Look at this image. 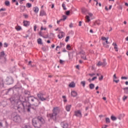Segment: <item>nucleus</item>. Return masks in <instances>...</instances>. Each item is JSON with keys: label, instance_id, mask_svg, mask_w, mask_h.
I'll use <instances>...</instances> for the list:
<instances>
[{"label": "nucleus", "instance_id": "22", "mask_svg": "<svg viewBox=\"0 0 128 128\" xmlns=\"http://www.w3.org/2000/svg\"><path fill=\"white\" fill-rule=\"evenodd\" d=\"M70 108H72V104L66 106V110L67 112H70Z\"/></svg>", "mask_w": 128, "mask_h": 128}, {"label": "nucleus", "instance_id": "63", "mask_svg": "<svg viewBox=\"0 0 128 128\" xmlns=\"http://www.w3.org/2000/svg\"><path fill=\"white\" fill-rule=\"evenodd\" d=\"M24 128H32V127L30 126H29L26 125Z\"/></svg>", "mask_w": 128, "mask_h": 128}, {"label": "nucleus", "instance_id": "61", "mask_svg": "<svg viewBox=\"0 0 128 128\" xmlns=\"http://www.w3.org/2000/svg\"><path fill=\"white\" fill-rule=\"evenodd\" d=\"M36 25L34 26V31L36 32Z\"/></svg>", "mask_w": 128, "mask_h": 128}, {"label": "nucleus", "instance_id": "56", "mask_svg": "<svg viewBox=\"0 0 128 128\" xmlns=\"http://www.w3.org/2000/svg\"><path fill=\"white\" fill-rule=\"evenodd\" d=\"M8 43L5 42V43L4 44V48H8Z\"/></svg>", "mask_w": 128, "mask_h": 128}, {"label": "nucleus", "instance_id": "27", "mask_svg": "<svg viewBox=\"0 0 128 128\" xmlns=\"http://www.w3.org/2000/svg\"><path fill=\"white\" fill-rule=\"evenodd\" d=\"M34 12H36V14H38V8L37 6L34 7L33 8Z\"/></svg>", "mask_w": 128, "mask_h": 128}, {"label": "nucleus", "instance_id": "13", "mask_svg": "<svg viewBox=\"0 0 128 128\" xmlns=\"http://www.w3.org/2000/svg\"><path fill=\"white\" fill-rule=\"evenodd\" d=\"M74 116H78V118H82V112H80V110L75 111Z\"/></svg>", "mask_w": 128, "mask_h": 128}, {"label": "nucleus", "instance_id": "46", "mask_svg": "<svg viewBox=\"0 0 128 128\" xmlns=\"http://www.w3.org/2000/svg\"><path fill=\"white\" fill-rule=\"evenodd\" d=\"M66 16H70V10H68L66 12Z\"/></svg>", "mask_w": 128, "mask_h": 128}, {"label": "nucleus", "instance_id": "18", "mask_svg": "<svg viewBox=\"0 0 128 128\" xmlns=\"http://www.w3.org/2000/svg\"><path fill=\"white\" fill-rule=\"evenodd\" d=\"M24 26H30V22L28 20H24L23 22Z\"/></svg>", "mask_w": 128, "mask_h": 128}, {"label": "nucleus", "instance_id": "48", "mask_svg": "<svg viewBox=\"0 0 128 128\" xmlns=\"http://www.w3.org/2000/svg\"><path fill=\"white\" fill-rule=\"evenodd\" d=\"M64 60H60V64H64Z\"/></svg>", "mask_w": 128, "mask_h": 128}, {"label": "nucleus", "instance_id": "5", "mask_svg": "<svg viewBox=\"0 0 128 128\" xmlns=\"http://www.w3.org/2000/svg\"><path fill=\"white\" fill-rule=\"evenodd\" d=\"M11 116L12 120H14V122H22L20 116L18 114H17L16 112H13Z\"/></svg>", "mask_w": 128, "mask_h": 128}, {"label": "nucleus", "instance_id": "20", "mask_svg": "<svg viewBox=\"0 0 128 128\" xmlns=\"http://www.w3.org/2000/svg\"><path fill=\"white\" fill-rule=\"evenodd\" d=\"M82 14H86L88 13V10L86 8H84L82 9Z\"/></svg>", "mask_w": 128, "mask_h": 128}, {"label": "nucleus", "instance_id": "7", "mask_svg": "<svg viewBox=\"0 0 128 128\" xmlns=\"http://www.w3.org/2000/svg\"><path fill=\"white\" fill-rule=\"evenodd\" d=\"M18 96L16 95H14L8 98V100L10 102H11L12 104H18Z\"/></svg>", "mask_w": 128, "mask_h": 128}, {"label": "nucleus", "instance_id": "4", "mask_svg": "<svg viewBox=\"0 0 128 128\" xmlns=\"http://www.w3.org/2000/svg\"><path fill=\"white\" fill-rule=\"evenodd\" d=\"M17 110L19 112H24V110H26L28 112H30V110H28V106L26 104L22 105V104L18 106Z\"/></svg>", "mask_w": 128, "mask_h": 128}, {"label": "nucleus", "instance_id": "16", "mask_svg": "<svg viewBox=\"0 0 128 128\" xmlns=\"http://www.w3.org/2000/svg\"><path fill=\"white\" fill-rule=\"evenodd\" d=\"M16 66H14L9 68L10 72L12 74L14 72H16Z\"/></svg>", "mask_w": 128, "mask_h": 128}, {"label": "nucleus", "instance_id": "8", "mask_svg": "<svg viewBox=\"0 0 128 128\" xmlns=\"http://www.w3.org/2000/svg\"><path fill=\"white\" fill-rule=\"evenodd\" d=\"M32 124L36 128H40L42 126L36 118H34L32 120Z\"/></svg>", "mask_w": 128, "mask_h": 128}, {"label": "nucleus", "instance_id": "9", "mask_svg": "<svg viewBox=\"0 0 128 128\" xmlns=\"http://www.w3.org/2000/svg\"><path fill=\"white\" fill-rule=\"evenodd\" d=\"M6 55L4 54V52L2 51L0 52V60H1L2 62L4 64L6 62Z\"/></svg>", "mask_w": 128, "mask_h": 128}, {"label": "nucleus", "instance_id": "14", "mask_svg": "<svg viewBox=\"0 0 128 128\" xmlns=\"http://www.w3.org/2000/svg\"><path fill=\"white\" fill-rule=\"evenodd\" d=\"M24 96L25 97L27 98H28V96H30V92L28 90H25L24 91Z\"/></svg>", "mask_w": 128, "mask_h": 128}, {"label": "nucleus", "instance_id": "24", "mask_svg": "<svg viewBox=\"0 0 128 128\" xmlns=\"http://www.w3.org/2000/svg\"><path fill=\"white\" fill-rule=\"evenodd\" d=\"M42 50H43L44 52H46V50H48V46H43L42 48Z\"/></svg>", "mask_w": 128, "mask_h": 128}, {"label": "nucleus", "instance_id": "57", "mask_svg": "<svg viewBox=\"0 0 128 128\" xmlns=\"http://www.w3.org/2000/svg\"><path fill=\"white\" fill-rule=\"evenodd\" d=\"M121 78H122V80H128V77H126V76H122V77Z\"/></svg>", "mask_w": 128, "mask_h": 128}, {"label": "nucleus", "instance_id": "30", "mask_svg": "<svg viewBox=\"0 0 128 128\" xmlns=\"http://www.w3.org/2000/svg\"><path fill=\"white\" fill-rule=\"evenodd\" d=\"M102 44L104 48H110V46H108V44H106V42H103Z\"/></svg>", "mask_w": 128, "mask_h": 128}, {"label": "nucleus", "instance_id": "17", "mask_svg": "<svg viewBox=\"0 0 128 128\" xmlns=\"http://www.w3.org/2000/svg\"><path fill=\"white\" fill-rule=\"evenodd\" d=\"M58 38H62L64 36V32H61L59 33V34L58 36Z\"/></svg>", "mask_w": 128, "mask_h": 128}, {"label": "nucleus", "instance_id": "49", "mask_svg": "<svg viewBox=\"0 0 128 128\" xmlns=\"http://www.w3.org/2000/svg\"><path fill=\"white\" fill-rule=\"evenodd\" d=\"M70 40V36H68L66 37V38L65 40V41L66 42H68V40Z\"/></svg>", "mask_w": 128, "mask_h": 128}, {"label": "nucleus", "instance_id": "32", "mask_svg": "<svg viewBox=\"0 0 128 128\" xmlns=\"http://www.w3.org/2000/svg\"><path fill=\"white\" fill-rule=\"evenodd\" d=\"M20 9L22 10V12H24V10H26V6H20Z\"/></svg>", "mask_w": 128, "mask_h": 128}, {"label": "nucleus", "instance_id": "10", "mask_svg": "<svg viewBox=\"0 0 128 128\" xmlns=\"http://www.w3.org/2000/svg\"><path fill=\"white\" fill-rule=\"evenodd\" d=\"M6 84H14V78L12 77H7L6 80Z\"/></svg>", "mask_w": 128, "mask_h": 128}, {"label": "nucleus", "instance_id": "45", "mask_svg": "<svg viewBox=\"0 0 128 128\" xmlns=\"http://www.w3.org/2000/svg\"><path fill=\"white\" fill-rule=\"evenodd\" d=\"M6 12H2L1 13V16H6Z\"/></svg>", "mask_w": 128, "mask_h": 128}, {"label": "nucleus", "instance_id": "50", "mask_svg": "<svg viewBox=\"0 0 128 128\" xmlns=\"http://www.w3.org/2000/svg\"><path fill=\"white\" fill-rule=\"evenodd\" d=\"M126 98H128V96H124L122 98V100H123L124 102V100H126Z\"/></svg>", "mask_w": 128, "mask_h": 128}, {"label": "nucleus", "instance_id": "36", "mask_svg": "<svg viewBox=\"0 0 128 128\" xmlns=\"http://www.w3.org/2000/svg\"><path fill=\"white\" fill-rule=\"evenodd\" d=\"M106 124H110V118H106Z\"/></svg>", "mask_w": 128, "mask_h": 128}, {"label": "nucleus", "instance_id": "43", "mask_svg": "<svg viewBox=\"0 0 128 128\" xmlns=\"http://www.w3.org/2000/svg\"><path fill=\"white\" fill-rule=\"evenodd\" d=\"M62 8L64 10H66V4L64 3L62 4Z\"/></svg>", "mask_w": 128, "mask_h": 128}, {"label": "nucleus", "instance_id": "60", "mask_svg": "<svg viewBox=\"0 0 128 128\" xmlns=\"http://www.w3.org/2000/svg\"><path fill=\"white\" fill-rule=\"evenodd\" d=\"M32 61H29L28 63V66H32Z\"/></svg>", "mask_w": 128, "mask_h": 128}, {"label": "nucleus", "instance_id": "6", "mask_svg": "<svg viewBox=\"0 0 128 128\" xmlns=\"http://www.w3.org/2000/svg\"><path fill=\"white\" fill-rule=\"evenodd\" d=\"M18 104L20 102V104H22V106H24V104L26 105L28 100H26V97L25 96H23L22 95H20L18 96Z\"/></svg>", "mask_w": 128, "mask_h": 128}, {"label": "nucleus", "instance_id": "40", "mask_svg": "<svg viewBox=\"0 0 128 128\" xmlns=\"http://www.w3.org/2000/svg\"><path fill=\"white\" fill-rule=\"evenodd\" d=\"M110 118L112 120H114V121L116 120V117L114 116H111Z\"/></svg>", "mask_w": 128, "mask_h": 128}, {"label": "nucleus", "instance_id": "59", "mask_svg": "<svg viewBox=\"0 0 128 128\" xmlns=\"http://www.w3.org/2000/svg\"><path fill=\"white\" fill-rule=\"evenodd\" d=\"M96 78H98L96 76H94L93 78H92V80L94 81V80H96Z\"/></svg>", "mask_w": 128, "mask_h": 128}, {"label": "nucleus", "instance_id": "53", "mask_svg": "<svg viewBox=\"0 0 128 128\" xmlns=\"http://www.w3.org/2000/svg\"><path fill=\"white\" fill-rule=\"evenodd\" d=\"M118 120H122V114H120L118 117Z\"/></svg>", "mask_w": 128, "mask_h": 128}, {"label": "nucleus", "instance_id": "21", "mask_svg": "<svg viewBox=\"0 0 128 128\" xmlns=\"http://www.w3.org/2000/svg\"><path fill=\"white\" fill-rule=\"evenodd\" d=\"M40 16H46V13L44 10H41L40 14Z\"/></svg>", "mask_w": 128, "mask_h": 128}, {"label": "nucleus", "instance_id": "29", "mask_svg": "<svg viewBox=\"0 0 128 128\" xmlns=\"http://www.w3.org/2000/svg\"><path fill=\"white\" fill-rule=\"evenodd\" d=\"M89 88H90V90H94V84H90Z\"/></svg>", "mask_w": 128, "mask_h": 128}, {"label": "nucleus", "instance_id": "11", "mask_svg": "<svg viewBox=\"0 0 128 128\" xmlns=\"http://www.w3.org/2000/svg\"><path fill=\"white\" fill-rule=\"evenodd\" d=\"M36 118L37 119L38 122H39L40 124L42 126L46 124V120H44V118H42V116H38L37 118Z\"/></svg>", "mask_w": 128, "mask_h": 128}, {"label": "nucleus", "instance_id": "26", "mask_svg": "<svg viewBox=\"0 0 128 128\" xmlns=\"http://www.w3.org/2000/svg\"><path fill=\"white\" fill-rule=\"evenodd\" d=\"M70 88H75L76 87V84L74 82H72L70 84H69Z\"/></svg>", "mask_w": 128, "mask_h": 128}, {"label": "nucleus", "instance_id": "28", "mask_svg": "<svg viewBox=\"0 0 128 128\" xmlns=\"http://www.w3.org/2000/svg\"><path fill=\"white\" fill-rule=\"evenodd\" d=\"M124 90V94H128V87H126L123 88Z\"/></svg>", "mask_w": 128, "mask_h": 128}, {"label": "nucleus", "instance_id": "39", "mask_svg": "<svg viewBox=\"0 0 128 128\" xmlns=\"http://www.w3.org/2000/svg\"><path fill=\"white\" fill-rule=\"evenodd\" d=\"M80 54H82V56H84L86 55V52H84V51L82 50L80 52Z\"/></svg>", "mask_w": 128, "mask_h": 128}, {"label": "nucleus", "instance_id": "31", "mask_svg": "<svg viewBox=\"0 0 128 128\" xmlns=\"http://www.w3.org/2000/svg\"><path fill=\"white\" fill-rule=\"evenodd\" d=\"M15 28L18 30V32L22 30V26L18 25L15 27Z\"/></svg>", "mask_w": 128, "mask_h": 128}, {"label": "nucleus", "instance_id": "42", "mask_svg": "<svg viewBox=\"0 0 128 128\" xmlns=\"http://www.w3.org/2000/svg\"><path fill=\"white\" fill-rule=\"evenodd\" d=\"M66 48L68 50H70V44H67Z\"/></svg>", "mask_w": 128, "mask_h": 128}, {"label": "nucleus", "instance_id": "38", "mask_svg": "<svg viewBox=\"0 0 128 128\" xmlns=\"http://www.w3.org/2000/svg\"><path fill=\"white\" fill-rule=\"evenodd\" d=\"M80 84H82L83 88L86 86V81H82Z\"/></svg>", "mask_w": 128, "mask_h": 128}, {"label": "nucleus", "instance_id": "64", "mask_svg": "<svg viewBox=\"0 0 128 128\" xmlns=\"http://www.w3.org/2000/svg\"><path fill=\"white\" fill-rule=\"evenodd\" d=\"M108 126V125H104V126H102V128H106Z\"/></svg>", "mask_w": 128, "mask_h": 128}, {"label": "nucleus", "instance_id": "12", "mask_svg": "<svg viewBox=\"0 0 128 128\" xmlns=\"http://www.w3.org/2000/svg\"><path fill=\"white\" fill-rule=\"evenodd\" d=\"M96 66H106V60H104L103 62L100 61L98 64H96Z\"/></svg>", "mask_w": 128, "mask_h": 128}, {"label": "nucleus", "instance_id": "51", "mask_svg": "<svg viewBox=\"0 0 128 128\" xmlns=\"http://www.w3.org/2000/svg\"><path fill=\"white\" fill-rule=\"evenodd\" d=\"M104 80V76L101 75L100 77L99 78V80Z\"/></svg>", "mask_w": 128, "mask_h": 128}, {"label": "nucleus", "instance_id": "25", "mask_svg": "<svg viewBox=\"0 0 128 128\" xmlns=\"http://www.w3.org/2000/svg\"><path fill=\"white\" fill-rule=\"evenodd\" d=\"M112 46H114V48L116 50V52H118V44L114 42Z\"/></svg>", "mask_w": 128, "mask_h": 128}, {"label": "nucleus", "instance_id": "58", "mask_svg": "<svg viewBox=\"0 0 128 128\" xmlns=\"http://www.w3.org/2000/svg\"><path fill=\"white\" fill-rule=\"evenodd\" d=\"M61 20H62V18L60 19L59 20H57L58 24H60V22Z\"/></svg>", "mask_w": 128, "mask_h": 128}, {"label": "nucleus", "instance_id": "34", "mask_svg": "<svg viewBox=\"0 0 128 128\" xmlns=\"http://www.w3.org/2000/svg\"><path fill=\"white\" fill-rule=\"evenodd\" d=\"M86 22H90V16H86Z\"/></svg>", "mask_w": 128, "mask_h": 128}, {"label": "nucleus", "instance_id": "35", "mask_svg": "<svg viewBox=\"0 0 128 128\" xmlns=\"http://www.w3.org/2000/svg\"><path fill=\"white\" fill-rule=\"evenodd\" d=\"M5 5H6V6H10V1H8V0H6V1H5Z\"/></svg>", "mask_w": 128, "mask_h": 128}, {"label": "nucleus", "instance_id": "37", "mask_svg": "<svg viewBox=\"0 0 128 128\" xmlns=\"http://www.w3.org/2000/svg\"><path fill=\"white\" fill-rule=\"evenodd\" d=\"M26 8H32V4L27 3L26 4Z\"/></svg>", "mask_w": 128, "mask_h": 128}, {"label": "nucleus", "instance_id": "1", "mask_svg": "<svg viewBox=\"0 0 128 128\" xmlns=\"http://www.w3.org/2000/svg\"><path fill=\"white\" fill-rule=\"evenodd\" d=\"M40 102L38 98L34 96H28L27 98V103L26 104L27 107L28 108V110H36V108L38 106H40Z\"/></svg>", "mask_w": 128, "mask_h": 128}, {"label": "nucleus", "instance_id": "55", "mask_svg": "<svg viewBox=\"0 0 128 128\" xmlns=\"http://www.w3.org/2000/svg\"><path fill=\"white\" fill-rule=\"evenodd\" d=\"M10 90H12V88H10L8 90L7 94H8Z\"/></svg>", "mask_w": 128, "mask_h": 128}, {"label": "nucleus", "instance_id": "2", "mask_svg": "<svg viewBox=\"0 0 128 128\" xmlns=\"http://www.w3.org/2000/svg\"><path fill=\"white\" fill-rule=\"evenodd\" d=\"M60 114V110H58V107H54L52 110V114H47V116H49L51 120H56V116L58 114Z\"/></svg>", "mask_w": 128, "mask_h": 128}, {"label": "nucleus", "instance_id": "33", "mask_svg": "<svg viewBox=\"0 0 128 128\" xmlns=\"http://www.w3.org/2000/svg\"><path fill=\"white\" fill-rule=\"evenodd\" d=\"M37 42L38 44H42V38H39L38 39Z\"/></svg>", "mask_w": 128, "mask_h": 128}, {"label": "nucleus", "instance_id": "3", "mask_svg": "<svg viewBox=\"0 0 128 128\" xmlns=\"http://www.w3.org/2000/svg\"><path fill=\"white\" fill-rule=\"evenodd\" d=\"M46 94L42 92H39L37 94V96L38 97L40 100L41 102H44V100H47V102L50 101V96H47L46 98H44V96H45Z\"/></svg>", "mask_w": 128, "mask_h": 128}, {"label": "nucleus", "instance_id": "47", "mask_svg": "<svg viewBox=\"0 0 128 128\" xmlns=\"http://www.w3.org/2000/svg\"><path fill=\"white\" fill-rule=\"evenodd\" d=\"M81 58H82L83 60H86V55L84 56L82 55L81 56Z\"/></svg>", "mask_w": 128, "mask_h": 128}, {"label": "nucleus", "instance_id": "44", "mask_svg": "<svg viewBox=\"0 0 128 128\" xmlns=\"http://www.w3.org/2000/svg\"><path fill=\"white\" fill-rule=\"evenodd\" d=\"M62 18H62V20H65L68 18V16H66V15H63Z\"/></svg>", "mask_w": 128, "mask_h": 128}, {"label": "nucleus", "instance_id": "52", "mask_svg": "<svg viewBox=\"0 0 128 128\" xmlns=\"http://www.w3.org/2000/svg\"><path fill=\"white\" fill-rule=\"evenodd\" d=\"M6 10V8H2L0 9V12H4Z\"/></svg>", "mask_w": 128, "mask_h": 128}, {"label": "nucleus", "instance_id": "54", "mask_svg": "<svg viewBox=\"0 0 128 128\" xmlns=\"http://www.w3.org/2000/svg\"><path fill=\"white\" fill-rule=\"evenodd\" d=\"M88 76H96V74L93 73V74H89Z\"/></svg>", "mask_w": 128, "mask_h": 128}, {"label": "nucleus", "instance_id": "23", "mask_svg": "<svg viewBox=\"0 0 128 128\" xmlns=\"http://www.w3.org/2000/svg\"><path fill=\"white\" fill-rule=\"evenodd\" d=\"M4 79H2V78H0V88H4Z\"/></svg>", "mask_w": 128, "mask_h": 128}, {"label": "nucleus", "instance_id": "41", "mask_svg": "<svg viewBox=\"0 0 128 128\" xmlns=\"http://www.w3.org/2000/svg\"><path fill=\"white\" fill-rule=\"evenodd\" d=\"M102 40H108V37L106 38V37H104V36H102Z\"/></svg>", "mask_w": 128, "mask_h": 128}, {"label": "nucleus", "instance_id": "19", "mask_svg": "<svg viewBox=\"0 0 128 128\" xmlns=\"http://www.w3.org/2000/svg\"><path fill=\"white\" fill-rule=\"evenodd\" d=\"M71 96H73V98H76V96H78V92L74 90L72 91Z\"/></svg>", "mask_w": 128, "mask_h": 128}, {"label": "nucleus", "instance_id": "62", "mask_svg": "<svg viewBox=\"0 0 128 128\" xmlns=\"http://www.w3.org/2000/svg\"><path fill=\"white\" fill-rule=\"evenodd\" d=\"M69 26H70V28H72V27L74 26L72 23H71V24L69 25Z\"/></svg>", "mask_w": 128, "mask_h": 128}, {"label": "nucleus", "instance_id": "15", "mask_svg": "<svg viewBox=\"0 0 128 128\" xmlns=\"http://www.w3.org/2000/svg\"><path fill=\"white\" fill-rule=\"evenodd\" d=\"M61 126L63 128H68V124L66 122H62L60 124Z\"/></svg>", "mask_w": 128, "mask_h": 128}]
</instances>
